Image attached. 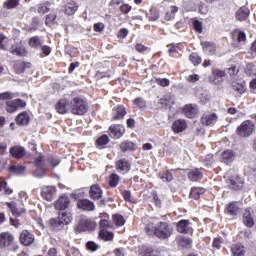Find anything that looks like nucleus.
<instances>
[{
	"label": "nucleus",
	"instance_id": "nucleus-1",
	"mask_svg": "<svg viewBox=\"0 0 256 256\" xmlns=\"http://www.w3.org/2000/svg\"><path fill=\"white\" fill-rule=\"evenodd\" d=\"M147 235H155L157 239L165 241L173 235V226L167 222H158L157 224L148 223L145 226Z\"/></svg>",
	"mask_w": 256,
	"mask_h": 256
},
{
	"label": "nucleus",
	"instance_id": "nucleus-2",
	"mask_svg": "<svg viewBox=\"0 0 256 256\" xmlns=\"http://www.w3.org/2000/svg\"><path fill=\"white\" fill-rule=\"evenodd\" d=\"M70 109L73 115H85L89 111V104L81 97H74L70 100Z\"/></svg>",
	"mask_w": 256,
	"mask_h": 256
},
{
	"label": "nucleus",
	"instance_id": "nucleus-3",
	"mask_svg": "<svg viewBox=\"0 0 256 256\" xmlns=\"http://www.w3.org/2000/svg\"><path fill=\"white\" fill-rule=\"evenodd\" d=\"M10 248L11 251H19V245L15 244V238L11 232L0 233V249Z\"/></svg>",
	"mask_w": 256,
	"mask_h": 256
},
{
	"label": "nucleus",
	"instance_id": "nucleus-4",
	"mask_svg": "<svg viewBox=\"0 0 256 256\" xmlns=\"http://www.w3.org/2000/svg\"><path fill=\"white\" fill-rule=\"evenodd\" d=\"M71 223V215L67 212H62L58 215V218H53L50 220V225H52L55 231H61L65 225H69Z\"/></svg>",
	"mask_w": 256,
	"mask_h": 256
},
{
	"label": "nucleus",
	"instance_id": "nucleus-5",
	"mask_svg": "<svg viewBox=\"0 0 256 256\" xmlns=\"http://www.w3.org/2000/svg\"><path fill=\"white\" fill-rule=\"evenodd\" d=\"M253 131H255V124L251 120H245L237 127L239 137H251Z\"/></svg>",
	"mask_w": 256,
	"mask_h": 256
},
{
	"label": "nucleus",
	"instance_id": "nucleus-6",
	"mask_svg": "<svg viewBox=\"0 0 256 256\" xmlns=\"http://www.w3.org/2000/svg\"><path fill=\"white\" fill-rule=\"evenodd\" d=\"M96 227L97 223H95V221L87 217H83L80 219L78 225L75 228V231L78 233H83V231H93Z\"/></svg>",
	"mask_w": 256,
	"mask_h": 256
},
{
	"label": "nucleus",
	"instance_id": "nucleus-7",
	"mask_svg": "<svg viewBox=\"0 0 256 256\" xmlns=\"http://www.w3.org/2000/svg\"><path fill=\"white\" fill-rule=\"evenodd\" d=\"M244 183H245V180L237 174L230 176L226 180L227 187H229V189H232L233 191H239L243 189Z\"/></svg>",
	"mask_w": 256,
	"mask_h": 256
},
{
	"label": "nucleus",
	"instance_id": "nucleus-8",
	"mask_svg": "<svg viewBox=\"0 0 256 256\" xmlns=\"http://www.w3.org/2000/svg\"><path fill=\"white\" fill-rule=\"evenodd\" d=\"M27 105V103H25V101L21 100V99H15L13 101H8L6 104V111L8 113H15V111H17V109H21L23 107H25Z\"/></svg>",
	"mask_w": 256,
	"mask_h": 256
},
{
	"label": "nucleus",
	"instance_id": "nucleus-9",
	"mask_svg": "<svg viewBox=\"0 0 256 256\" xmlns=\"http://www.w3.org/2000/svg\"><path fill=\"white\" fill-rule=\"evenodd\" d=\"M235 157H237V154L233 150L226 149L221 153L220 161L225 163V165H231L235 161Z\"/></svg>",
	"mask_w": 256,
	"mask_h": 256
},
{
	"label": "nucleus",
	"instance_id": "nucleus-10",
	"mask_svg": "<svg viewBox=\"0 0 256 256\" xmlns=\"http://www.w3.org/2000/svg\"><path fill=\"white\" fill-rule=\"evenodd\" d=\"M109 131H110V137L112 139H121V137L125 135V126L114 124L109 127Z\"/></svg>",
	"mask_w": 256,
	"mask_h": 256
},
{
	"label": "nucleus",
	"instance_id": "nucleus-11",
	"mask_svg": "<svg viewBox=\"0 0 256 256\" xmlns=\"http://www.w3.org/2000/svg\"><path fill=\"white\" fill-rule=\"evenodd\" d=\"M176 229L178 233H183L185 235L187 234H193V228L191 227V222L189 220H180L176 224Z\"/></svg>",
	"mask_w": 256,
	"mask_h": 256
},
{
	"label": "nucleus",
	"instance_id": "nucleus-12",
	"mask_svg": "<svg viewBox=\"0 0 256 256\" xmlns=\"http://www.w3.org/2000/svg\"><path fill=\"white\" fill-rule=\"evenodd\" d=\"M41 195L46 201H53L57 195V188L54 186H45L42 188Z\"/></svg>",
	"mask_w": 256,
	"mask_h": 256
},
{
	"label": "nucleus",
	"instance_id": "nucleus-13",
	"mask_svg": "<svg viewBox=\"0 0 256 256\" xmlns=\"http://www.w3.org/2000/svg\"><path fill=\"white\" fill-rule=\"evenodd\" d=\"M183 113L188 119H195L199 113V107L195 104H187L183 108Z\"/></svg>",
	"mask_w": 256,
	"mask_h": 256
},
{
	"label": "nucleus",
	"instance_id": "nucleus-14",
	"mask_svg": "<svg viewBox=\"0 0 256 256\" xmlns=\"http://www.w3.org/2000/svg\"><path fill=\"white\" fill-rule=\"evenodd\" d=\"M69 203L71 200L68 198L67 195L60 196L54 204L55 209L58 211H65V209L69 208Z\"/></svg>",
	"mask_w": 256,
	"mask_h": 256
},
{
	"label": "nucleus",
	"instance_id": "nucleus-15",
	"mask_svg": "<svg viewBox=\"0 0 256 256\" xmlns=\"http://www.w3.org/2000/svg\"><path fill=\"white\" fill-rule=\"evenodd\" d=\"M35 241V236L27 230H23L20 234V242L25 247H29Z\"/></svg>",
	"mask_w": 256,
	"mask_h": 256
},
{
	"label": "nucleus",
	"instance_id": "nucleus-16",
	"mask_svg": "<svg viewBox=\"0 0 256 256\" xmlns=\"http://www.w3.org/2000/svg\"><path fill=\"white\" fill-rule=\"evenodd\" d=\"M77 207L82 211H95V203L89 199L78 200Z\"/></svg>",
	"mask_w": 256,
	"mask_h": 256
},
{
	"label": "nucleus",
	"instance_id": "nucleus-17",
	"mask_svg": "<svg viewBox=\"0 0 256 256\" xmlns=\"http://www.w3.org/2000/svg\"><path fill=\"white\" fill-rule=\"evenodd\" d=\"M71 109V102L67 99H61L57 104H56V111L60 113L61 115H65L67 111Z\"/></svg>",
	"mask_w": 256,
	"mask_h": 256
},
{
	"label": "nucleus",
	"instance_id": "nucleus-18",
	"mask_svg": "<svg viewBox=\"0 0 256 256\" xmlns=\"http://www.w3.org/2000/svg\"><path fill=\"white\" fill-rule=\"evenodd\" d=\"M35 165L36 170L34 172V176H36L38 179H41V177H45V168L43 167V157L39 156L35 159Z\"/></svg>",
	"mask_w": 256,
	"mask_h": 256
},
{
	"label": "nucleus",
	"instance_id": "nucleus-19",
	"mask_svg": "<svg viewBox=\"0 0 256 256\" xmlns=\"http://www.w3.org/2000/svg\"><path fill=\"white\" fill-rule=\"evenodd\" d=\"M116 169L119 173H129L131 171V163L125 159H120L116 162Z\"/></svg>",
	"mask_w": 256,
	"mask_h": 256
},
{
	"label": "nucleus",
	"instance_id": "nucleus-20",
	"mask_svg": "<svg viewBox=\"0 0 256 256\" xmlns=\"http://www.w3.org/2000/svg\"><path fill=\"white\" fill-rule=\"evenodd\" d=\"M185 129H187V122L183 119L175 120L172 123V131L176 134L183 133V131H185Z\"/></svg>",
	"mask_w": 256,
	"mask_h": 256
},
{
	"label": "nucleus",
	"instance_id": "nucleus-21",
	"mask_svg": "<svg viewBox=\"0 0 256 256\" xmlns=\"http://www.w3.org/2000/svg\"><path fill=\"white\" fill-rule=\"evenodd\" d=\"M77 9H79L77 2L70 0L66 3V5H64L63 11L66 15H75Z\"/></svg>",
	"mask_w": 256,
	"mask_h": 256
},
{
	"label": "nucleus",
	"instance_id": "nucleus-22",
	"mask_svg": "<svg viewBox=\"0 0 256 256\" xmlns=\"http://www.w3.org/2000/svg\"><path fill=\"white\" fill-rule=\"evenodd\" d=\"M139 253L142 256H161V252L159 250L147 246H141L139 248Z\"/></svg>",
	"mask_w": 256,
	"mask_h": 256
},
{
	"label": "nucleus",
	"instance_id": "nucleus-23",
	"mask_svg": "<svg viewBox=\"0 0 256 256\" xmlns=\"http://www.w3.org/2000/svg\"><path fill=\"white\" fill-rule=\"evenodd\" d=\"M89 196L95 201L101 199L103 197V190L99 185L94 184L90 187Z\"/></svg>",
	"mask_w": 256,
	"mask_h": 256
},
{
	"label": "nucleus",
	"instance_id": "nucleus-24",
	"mask_svg": "<svg viewBox=\"0 0 256 256\" xmlns=\"http://www.w3.org/2000/svg\"><path fill=\"white\" fill-rule=\"evenodd\" d=\"M217 119H219V117L217 116V113H212V114H204L201 117V123L203 125H213L214 123H217Z\"/></svg>",
	"mask_w": 256,
	"mask_h": 256
},
{
	"label": "nucleus",
	"instance_id": "nucleus-25",
	"mask_svg": "<svg viewBox=\"0 0 256 256\" xmlns=\"http://www.w3.org/2000/svg\"><path fill=\"white\" fill-rule=\"evenodd\" d=\"M10 155H12L14 159H22V157H25V148L21 146H13L10 148Z\"/></svg>",
	"mask_w": 256,
	"mask_h": 256
},
{
	"label": "nucleus",
	"instance_id": "nucleus-26",
	"mask_svg": "<svg viewBox=\"0 0 256 256\" xmlns=\"http://www.w3.org/2000/svg\"><path fill=\"white\" fill-rule=\"evenodd\" d=\"M127 115V111L125 110V107L123 106H117L116 108L113 109V116L112 119L114 121H117L119 119H123Z\"/></svg>",
	"mask_w": 256,
	"mask_h": 256
},
{
	"label": "nucleus",
	"instance_id": "nucleus-27",
	"mask_svg": "<svg viewBox=\"0 0 256 256\" xmlns=\"http://www.w3.org/2000/svg\"><path fill=\"white\" fill-rule=\"evenodd\" d=\"M188 179L194 182L201 181L203 179V172L199 168H195L188 173Z\"/></svg>",
	"mask_w": 256,
	"mask_h": 256
},
{
	"label": "nucleus",
	"instance_id": "nucleus-28",
	"mask_svg": "<svg viewBox=\"0 0 256 256\" xmlns=\"http://www.w3.org/2000/svg\"><path fill=\"white\" fill-rule=\"evenodd\" d=\"M31 67V63L18 61L14 64V71L18 73V75H21V73H25L26 69H29Z\"/></svg>",
	"mask_w": 256,
	"mask_h": 256
},
{
	"label": "nucleus",
	"instance_id": "nucleus-29",
	"mask_svg": "<svg viewBox=\"0 0 256 256\" xmlns=\"http://www.w3.org/2000/svg\"><path fill=\"white\" fill-rule=\"evenodd\" d=\"M135 149H137V144L129 140H126L120 144V150L123 153H127V151H135Z\"/></svg>",
	"mask_w": 256,
	"mask_h": 256
},
{
	"label": "nucleus",
	"instance_id": "nucleus-30",
	"mask_svg": "<svg viewBox=\"0 0 256 256\" xmlns=\"http://www.w3.org/2000/svg\"><path fill=\"white\" fill-rule=\"evenodd\" d=\"M249 8L246 6L241 7L240 9L237 10L236 12V18L238 21H245L249 17Z\"/></svg>",
	"mask_w": 256,
	"mask_h": 256
},
{
	"label": "nucleus",
	"instance_id": "nucleus-31",
	"mask_svg": "<svg viewBox=\"0 0 256 256\" xmlns=\"http://www.w3.org/2000/svg\"><path fill=\"white\" fill-rule=\"evenodd\" d=\"M243 223L249 229H251V227H254L255 220L253 219V216L251 215V212L245 211V213L243 214Z\"/></svg>",
	"mask_w": 256,
	"mask_h": 256
},
{
	"label": "nucleus",
	"instance_id": "nucleus-32",
	"mask_svg": "<svg viewBox=\"0 0 256 256\" xmlns=\"http://www.w3.org/2000/svg\"><path fill=\"white\" fill-rule=\"evenodd\" d=\"M28 45L32 49H39L43 45V40L39 36H33L28 40Z\"/></svg>",
	"mask_w": 256,
	"mask_h": 256
},
{
	"label": "nucleus",
	"instance_id": "nucleus-33",
	"mask_svg": "<svg viewBox=\"0 0 256 256\" xmlns=\"http://www.w3.org/2000/svg\"><path fill=\"white\" fill-rule=\"evenodd\" d=\"M231 253L233 256H245V246L241 244H234L231 247Z\"/></svg>",
	"mask_w": 256,
	"mask_h": 256
},
{
	"label": "nucleus",
	"instance_id": "nucleus-34",
	"mask_svg": "<svg viewBox=\"0 0 256 256\" xmlns=\"http://www.w3.org/2000/svg\"><path fill=\"white\" fill-rule=\"evenodd\" d=\"M37 11L40 15H45V13H49V11H51V2L44 1L40 4H38V10Z\"/></svg>",
	"mask_w": 256,
	"mask_h": 256
},
{
	"label": "nucleus",
	"instance_id": "nucleus-35",
	"mask_svg": "<svg viewBox=\"0 0 256 256\" xmlns=\"http://www.w3.org/2000/svg\"><path fill=\"white\" fill-rule=\"evenodd\" d=\"M10 53L12 55H16L17 57H25V55H27V50L23 46H19V47L12 46L10 48Z\"/></svg>",
	"mask_w": 256,
	"mask_h": 256
},
{
	"label": "nucleus",
	"instance_id": "nucleus-36",
	"mask_svg": "<svg viewBox=\"0 0 256 256\" xmlns=\"http://www.w3.org/2000/svg\"><path fill=\"white\" fill-rule=\"evenodd\" d=\"M8 208L10 209L12 215H14V217H21V213H25V210H19L17 208V203L15 202H8L7 203Z\"/></svg>",
	"mask_w": 256,
	"mask_h": 256
},
{
	"label": "nucleus",
	"instance_id": "nucleus-37",
	"mask_svg": "<svg viewBox=\"0 0 256 256\" xmlns=\"http://www.w3.org/2000/svg\"><path fill=\"white\" fill-rule=\"evenodd\" d=\"M15 121L18 125H27L29 123V114L27 112H22L18 114Z\"/></svg>",
	"mask_w": 256,
	"mask_h": 256
},
{
	"label": "nucleus",
	"instance_id": "nucleus-38",
	"mask_svg": "<svg viewBox=\"0 0 256 256\" xmlns=\"http://www.w3.org/2000/svg\"><path fill=\"white\" fill-rule=\"evenodd\" d=\"M113 227H123L125 225V218L120 214H114L112 216Z\"/></svg>",
	"mask_w": 256,
	"mask_h": 256
},
{
	"label": "nucleus",
	"instance_id": "nucleus-39",
	"mask_svg": "<svg viewBox=\"0 0 256 256\" xmlns=\"http://www.w3.org/2000/svg\"><path fill=\"white\" fill-rule=\"evenodd\" d=\"M99 237L103 241H113V238L115 237V235L113 234V232H109L106 229H101L99 231Z\"/></svg>",
	"mask_w": 256,
	"mask_h": 256
},
{
	"label": "nucleus",
	"instance_id": "nucleus-40",
	"mask_svg": "<svg viewBox=\"0 0 256 256\" xmlns=\"http://www.w3.org/2000/svg\"><path fill=\"white\" fill-rule=\"evenodd\" d=\"M226 211L228 215H239V206L237 202H232L226 206Z\"/></svg>",
	"mask_w": 256,
	"mask_h": 256
},
{
	"label": "nucleus",
	"instance_id": "nucleus-41",
	"mask_svg": "<svg viewBox=\"0 0 256 256\" xmlns=\"http://www.w3.org/2000/svg\"><path fill=\"white\" fill-rule=\"evenodd\" d=\"M234 35H236V39H237V47H239V45H244L247 41V34H245V32L243 31H236L234 32Z\"/></svg>",
	"mask_w": 256,
	"mask_h": 256
},
{
	"label": "nucleus",
	"instance_id": "nucleus-42",
	"mask_svg": "<svg viewBox=\"0 0 256 256\" xmlns=\"http://www.w3.org/2000/svg\"><path fill=\"white\" fill-rule=\"evenodd\" d=\"M203 193H205V189L204 188H199V187H195L192 188L190 191V197L192 199H199V197H201V195H203Z\"/></svg>",
	"mask_w": 256,
	"mask_h": 256
},
{
	"label": "nucleus",
	"instance_id": "nucleus-43",
	"mask_svg": "<svg viewBox=\"0 0 256 256\" xmlns=\"http://www.w3.org/2000/svg\"><path fill=\"white\" fill-rule=\"evenodd\" d=\"M19 3H21V0H6L3 3L4 9H15L16 7H19Z\"/></svg>",
	"mask_w": 256,
	"mask_h": 256
},
{
	"label": "nucleus",
	"instance_id": "nucleus-44",
	"mask_svg": "<svg viewBox=\"0 0 256 256\" xmlns=\"http://www.w3.org/2000/svg\"><path fill=\"white\" fill-rule=\"evenodd\" d=\"M9 171L15 175H23V173H25V167L21 165H11Z\"/></svg>",
	"mask_w": 256,
	"mask_h": 256
},
{
	"label": "nucleus",
	"instance_id": "nucleus-45",
	"mask_svg": "<svg viewBox=\"0 0 256 256\" xmlns=\"http://www.w3.org/2000/svg\"><path fill=\"white\" fill-rule=\"evenodd\" d=\"M192 25L196 33H203V22L199 21L197 18H193Z\"/></svg>",
	"mask_w": 256,
	"mask_h": 256
},
{
	"label": "nucleus",
	"instance_id": "nucleus-46",
	"mask_svg": "<svg viewBox=\"0 0 256 256\" xmlns=\"http://www.w3.org/2000/svg\"><path fill=\"white\" fill-rule=\"evenodd\" d=\"M202 49L206 53H215V44L211 42H204L202 43Z\"/></svg>",
	"mask_w": 256,
	"mask_h": 256
},
{
	"label": "nucleus",
	"instance_id": "nucleus-47",
	"mask_svg": "<svg viewBox=\"0 0 256 256\" xmlns=\"http://www.w3.org/2000/svg\"><path fill=\"white\" fill-rule=\"evenodd\" d=\"M159 178L164 182V183H169L173 179V174L169 171L167 172H161L159 174Z\"/></svg>",
	"mask_w": 256,
	"mask_h": 256
},
{
	"label": "nucleus",
	"instance_id": "nucleus-48",
	"mask_svg": "<svg viewBox=\"0 0 256 256\" xmlns=\"http://www.w3.org/2000/svg\"><path fill=\"white\" fill-rule=\"evenodd\" d=\"M99 227L101 229H113V222L107 219H102L99 222Z\"/></svg>",
	"mask_w": 256,
	"mask_h": 256
},
{
	"label": "nucleus",
	"instance_id": "nucleus-49",
	"mask_svg": "<svg viewBox=\"0 0 256 256\" xmlns=\"http://www.w3.org/2000/svg\"><path fill=\"white\" fill-rule=\"evenodd\" d=\"M119 179L120 177L117 174L115 173L111 174L109 177L110 187H116L117 185H119Z\"/></svg>",
	"mask_w": 256,
	"mask_h": 256
},
{
	"label": "nucleus",
	"instance_id": "nucleus-50",
	"mask_svg": "<svg viewBox=\"0 0 256 256\" xmlns=\"http://www.w3.org/2000/svg\"><path fill=\"white\" fill-rule=\"evenodd\" d=\"M134 105L135 107H138V109H145V107H147V102L145 99L139 97L134 99Z\"/></svg>",
	"mask_w": 256,
	"mask_h": 256
},
{
	"label": "nucleus",
	"instance_id": "nucleus-51",
	"mask_svg": "<svg viewBox=\"0 0 256 256\" xmlns=\"http://www.w3.org/2000/svg\"><path fill=\"white\" fill-rule=\"evenodd\" d=\"M191 243H193V240H191V238L182 236L179 239V245H181V247H191Z\"/></svg>",
	"mask_w": 256,
	"mask_h": 256
},
{
	"label": "nucleus",
	"instance_id": "nucleus-52",
	"mask_svg": "<svg viewBox=\"0 0 256 256\" xmlns=\"http://www.w3.org/2000/svg\"><path fill=\"white\" fill-rule=\"evenodd\" d=\"M233 91H237L240 95H243L245 93V86L241 83H234L232 84Z\"/></svg>",
	"mask_w": 256,
	"mask_h": 256
},
{
	"label": "nucleus",
	"instance_id": "nucleus-53",
	"mask_svg": "<svg viewBox=\"0 0 256 256\" xmlns=\"http://www.w3.org/2000/svg\"><path fill=\"white\" fill-rule=\"evenodd\" d=\"M98 147H103L104 145H107L109 143V136L102 135L100 138L96 141Z\"/></svg>",
	"mask_w": 256,
	"mask_h": 256
},
{
	"label": "nucleus",
	"instance_id": "nucleus-54",
	"mask_svg": "<svg viewBox=\"0 0 256 256\" xmlns=\"http://www.w3.org/2000/svg\"><path fill=\"white\" fill-rule=\"evenodd\" d=\"M190 61H191V63H193V65H201L202 59H201V56H199V54L192 53L190 55Z\"/></svg>",
	"mask_w": 256,
	"mask_h": 256
},
{
	"label": "nucleus",
	"instance_id": "nucleus-55",
	"mask_svg": "<svg viewBox=\"0 0 256 256\" xmlns=\"http://www.w3.org/2000/svg\"><path fill=\"white\" fill-rule=\"evenodd\" d=\"M155 83L160 87H169L171 82L167 78H156Z\"/></svg>",
	"mask_w": 256,
	"mask_h": 256
},
{
	"label": "nucleus",
	"instance_id": "nucleus-56",
	"mask_svg": "<svg viewBox=\"0 0 256 256\" xmlns=\"http://www.w3.org/2000/svg\"><path fill=\"white\" fill-rule=\"evenodd\" d=\"M124 200L128 201V203H135V198H133V196L131 195V192L129 190H125L122 193Z\"/></svg>",
	"mask_w": 256,
	"mask_h": 256
},
{
	"label": "nucleus",
	"instance_id": "nucleus-57",
	"mask_svg": "<svg viewBox=\"0 0 256 256\" xmlns=\"http://www.w3.org/2000/svg\"><path fill=\"white\" fill-rule=\"evenodd\" d=\"M86 247L88 251H92V252H95L97 251V249H99V245H97V243H95L94 241H88L86 243Z\"/></svg>",
	"mask_w": 256,
	"mask_h": 256
},
{
	"label": "nucleus",
	"instance_id": "nucleus-58",
	"mask_svg": "<svg viewBox=\"0 0 256 256\" xmlns=\"http://www.w3.org/2000/svg\"><path fill=\"white\" fill-rule=\"evenodd\" d=\"M153 202L157 207H161V199H159V195L157 194V191L151 192Z\"/></svg>",
	"mask_w": 256,
	"mask_h": 256
},
{
	"label": "nucleus",
	"instance_id": "nucleus-59",
	"mask_svg": "<svg viewBox=\"0 0 256 256\" xmlns=\"http://www.w3.org/2000/svg\"><path fill=\"white\" fill-rule=\"evenodd\" d=\"M246 73L247 75H256V67L253 64H248L246 66Z\"/></svg>",
	"mask_w": 256,
	"mask_h": 256
},
{
	"label": "nucleus",
	"instance_id": "nucleus-60",
	"mask_svg": "<svg viewBox=\"0 0 256 256\" xmlns=\"http://www.w3.org/2000/svg\"><path fill=\"white\" fill-rule=\"evenodd\" d=\"M213 154H207L204 158V164L209 167V165H213Z\"/></svg>",
	"mask_w": 256,
	"mask_h": 256
},
{
	"label": "nucleus",
	"instance_id": "nucleus-61",
	"mask_svg": "<svg viewBox=\"0 0 256 256\" xmlns=\"http://www.w3.org/2000/svg\"><path fill=\"white\" fill-rule=\"evenodd\" d=\"M13 93L10 92H4L0 94V101H7V99H13Z\"/></svg>",
	"mask_w": 256,
	"mask_h": 256
},
{
	"label": "nucleus",
	"instance_id": "nucleus-62",
	"mask_svg": "<svg viewBox=\"0 0 256 256\" xmlns=\"http://www.w3.org/2000/svg\"><path fill=\"white\" fill-rule=\"evenodd\" d=\"M120 11L124 15H127V13H129V11H131V6L129 4H123L120 6Z\"/></svg>",
	"mask_w": 256,
	"mask_h": 256
},
{
	"label": "nucleus",
	"instance_id": "nucleus-63",
	"mask_svg": "<svg viewBox=\"0 0 256 256\" xmlns=\"http://www.w3.org/2000/svg\"><path fill=\"white\" fill-rule=\"evenodd\" d=\"M55 19H57V16L55 14H50L46 16V25H51V23H54Z\"/></svg>",
	"mask_w": 256,
	"mask_h": 256
},
{
	"label": "nucleus",
	"instance_id": "nucleus-64",
	"mask_svg": "<svg viewBox=\"0 0 256 256\" xmlns=\"http://www.w3.org/2000/svg\"><path fill=\"white\" fill-rule=\"evenodd\" d=\"M212 247L217 250L221 249V238H214Z\"/></svg>",
	"mask_w": 256,
	"mask_h": 256
}]
</instances>
